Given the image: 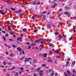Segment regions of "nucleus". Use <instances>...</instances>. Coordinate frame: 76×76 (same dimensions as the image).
<instances>
[{"label":"nucleus","instance_id":"nucleus-1","mask_svg":"<svg viewBox=\"0 0 76 76\" xmlns=\"http://www.w3.org/2000/svg\"><path fill=\"white\" fill-rule=\"evenodd\" d=\"M66 72L67 73V74L66 72L64 73V75L65 76H71L72 75V73H70V71L69 70H67L66 71Z\"/></svg>","mask_w":76,"mask_h":76},{"label":"nucleus","instance_id":"nucleus-2","mask_svg":"<svg viewBox=\"0 0 76 76\" xmlns=\"http://www.w3.org/2000/svg\"><path fill=\"white\" fill-rule=\"evenodd\" d=\"M42 41V39L40 38L38 40H36V41H35L34 42H35L36 43L39 42H40V41Z\"/></svg>","mask_w":76,"mask_h":76},{"label":"nucleus","instance_id":"nucleus-3","mask_svg":"<svg viewBox=\"0 0 76 76\" xmlns=\"http://www.w3.org/2000/svg\"><path fill=\"white\" fill-rule=\"evenodd\" d=\"M41 16H43L42 20V21H44V20H45V19L46 17H45V15H41Z\"/></svg>","mask_w":76,"mask_h":76},{"label":"nucleus","instance_id":"nucleus-4","mask_svg":"<svg viewBox=\"0 0 76 76\" xmlns=\"http://www.w3.org/2000/svg\"><path fill=\"white\" fill-rule=\"evenodd\" d=\"M5 12V10H0V13L1 14H3V15H4L5 14V12Z\"/></svg>","mask_w":76,"mask_h":76},{"label":"nucleus","instance_id":"nucleus-5","mask_svg":"<svg viewBox=\"0 0 76 76\" xmlns=\"http://www.w3.org/2000/svg\"><path fill=\"white\" fill-rule=\"evenodd\" d=\"M17 50L19 51H22V49H21V48L20 47H18L17 48Z\"/></svg>","mask_w":76,"mask_h":76},{"label":"nucleus","instance_id":"nucleus-6","mask_svg":"<svg viewBox=\"0 0 76 76\" xmlns=\"http://www.w3.org/2000/svg\"><path fill=\"white\" fill-rule=\"evenodd\" d=\"M56 5H57V4H55L54 5H52L51 7H52V8H54V7H56Z\"/></svg>","mask_w":76,"mask_h":76},{"label":"nucleus","instance_id":"nucleus-7","mask_svg":"<svg viewBox=\"0 0 76 76\" xmlns=\"http://www.w3.org/2000/svg\"><path fill=\"white\" fill-rule=\"evenodd\" d=\"M47 27L48 28L50 29V28H51V25L50 24H48L47 25Z\"/></svg>","mask_w":76,"mask_h":76},{"label":"nucleus","instance_id":"nucleus-8","mask_svg":"<svg viewBox=\"0 0 76 76\" xmlns=\"http://www.w3.org/2000/svg\"><path fill=\"white\" fill-rule=\"evenodd\" d=\"M75 61H74L72 63V67H73V66H74V65H75Z\"/></svg>","mask_w":76,"mask_h":76},{"label":"nucleus","instance_id":"nucleus-9","mask_svg":"<svg viewBox=\"0 0 76 76\" xmlns=\"http://www.w3.org/2000/svg\"><path fill=\"white\" fill-rule=\"evenodd\" d=\"M43 56L44 57H46L47 56V54L46 53H45L43 54Z\"/></svg>","mask_w":76,"mask_h":76},{"label":"nucleus","instance_id":"nucleus-10","mask_svg":"<svg viewBox=\"0 0 76 76\" xmlns=\"http://www.w3.org/2000/svg\"><path fill=\"white\" fill-rule=\"evenodd\" d=\"M23 68L22 67H21L20 68V71H21V72H23Z\"/></svg>","mask_w":76,"mask_h":76},{"label":"nucleus","instance_id":"nucleus-11","mask_svg":"<svg viewBox=\"0 0 76 76\" xmlns=\"http://www.w3.org/2000/svg\"><path fill=\"white\" fill-rule=\"evenodd\" d=\"M37 60H33V63H37Z\"/></svg>","mask_w":76,"mask_h":76},{"label":"nucleus","instance_id":"nucleus-12","mask_svg":"<svg viewBox=\"0 0 76 76\" xmlns=\"http://www.w3.org/2000/svg\"><path fill=\"white\" fill-rule=\"evenodd\" d=\"M66 35H63L62 36V38H66Z\"/></svg>","mask_w":76,"mask_h":76},{"label":"nucleus","instance_id":"nucleus-13","mask_svg":"<svg viewBox=\"0 0 76 76\" xmlns=\"http://www.w3.org/2000/svg\"><path fill=\"white\" fill-rule=\"evenodd\" d=\"M31 46H35L36 45V44L35 43H32L31 45Z\"/></svg>","mask_w":76,"mask_h":76},{"label":"nucleus","instance_id":"nucleus-14","mask_svg":"<svg viewBox=\"0 0 76 76\" xmlns=\"http://www.w3.org/2000/svg\"><path fill=\"white\" fill-rule=\"evenodd\" d=\"M42 67H46V66H47V65L43 64L42 65Z\"/></svg>","mask_w":76,"mask_h":76},{"label":"nucleus","instance_id":"nucleus-15","mask_svg":"<svg viewBox=\"0 0 76 76\" xmlns=\"http://www.w3.org/2000/svg\"><path fill=\"white\" fill-rule=\"evenodd\" d=\"M27 30V29L26 28H23V32H26Z\"/></svg>","mask_w":76,"mask_h":76},{"label":"nucleus","instance_id":"nucleus-16","mask_svg":"<svg viewBox=\"0 0 76 76\" xmlns=\"http://www.w3.org/2000/svg\"><path fill=\"white\" fill-rule=\"evenodd\" d=\"M47 13V12L44 11V12H42L40 13L41 14H45V13Z\"/></svg>","mask_w":76,"mask_h":76},{"label":"nucleus","instance_id":"nucleus-17","mask_svg":"<svg viewBox=\"0 0 76 76\" xmlns=\"http://www.w3.org/2000/svg\"><path fill=\"white\" fill-rule=\"evenodd\" d=\"M28 58H26L25 60H24V62H26V61H28L27 60Z\"/></svg>","mask_w":76,"mask_h":76},{"label":"nucleus","instance_id":"nucleus-18","mask_svg":"<svg viewBox=\"0 0 76 76\" xmlns=\"http://www.w3.org/2000/svg\"><path fill=\"white\" fill-rule=\"evenodd\" d=\"M31 3H32V2L28 3H24L23 4H31Z\"/></svg>","mask_w":76,"mask_h":76},{"label":"nucleus","instance_id":"nucleus-19","mask_svg":"<svg viewBox=\"0 0 76 76\" xmlns=\"http://www.w3.org/2000/svg\"><path fill=\"white\" fill-rule=\"evenodd\" d=\"M58 38L59 39H62V36H59L58 37Z\"/></svg>","mask_w":76,"mask_h":76},{"label":"nucleus","instance_id":"nucleus-20","mask_svg":"<svg viewBox=\"0 0 76 76\" xmlns=\"http://www.w3.org/2000/svg\"><path fill=\"white\" fill-rule=\"evenodd\" d=\"M36 4H41V2H36Z\"/></svg>","mask_w":76,"mask_h":76},{"label":"nucleus","instance_id":"nucleus-21","mask_svg":"<svg viewBox=\"0 0 76 76\" xmlns=\"http://www.w3.org/2000/svg\"><path fill=\"white\" fill-rule=\"evenodd\" d=\"M25 56H24L23 57H22L21 58H20V60H22L23 59H24V58H25Z\"/></svg>","mask_w":76,"mask_h":76},{"label":"nucleus","instance_id":"nucleus-22","mask_svg":"<svg viewBox=\"0 0 76 76\" xmlns=\"http://www.w3.org/2000/svg\"><path fill=\"white\" fill-rule=\"evenodd\" d=\"M65 8L66 9H70V7H65Z\"/></svg>","mask_w":76,"mask_h":76},{"label":"nucleus","instance_id":"nucleus-23","mask_svg":"<svg viewBox=\"0 0 76 76\" xmlns=\"http://www.w3.org/2000/svg\"><path fill=\"white\" fill-rule=\"evenodd\" d=\"M31 58H27V61H29V60H31Z\"/></svg>","mask_w":76,"mask_h":76},{"label":"nucleus","instance_id":"nucleus-24","mask_svg":"<svg viewBox=\"0 0 76 76\" xmlns=\"http://www.w3.org/2000/svg\"><path fill=\"white\" fill-rule=\"evenodd\" d=\"M40 43H42V44H44V43H45V42H44V41H41Z\"/></svg>","mask_w":76,"mask_h":76},{"label":"nucleus","instance_id":"nucleus-25","mask_svg":"<svg viewBox=\"0 0 76 76\" xmlns=\"http://www.w3.org/2000/svg\"><path fill=\"white\" fill-rule=\"evenodd\" d=\"M6 71H7V70H6V69H3V72H6Z\"/></svg>","mask_w":76,"mask_h":76},{"label":"nucleus","instance_id":"nucleus-26","mask_svg":"<svg viewBox=\"0 0 76 76\" xmlns=\"http://www.w3.org/2000/svg\"><path fill=\"white\" fill-rule=\"evenodd\" d=\"M69 62L68 61H67V63H66V66H68V64H69Z\"/></svg>","mask_w":76,"mask_h":76},{"label":"nucleus","instance_id":"nucleus-27","mask_svg":"<svg viewBox=\"0 0 76 76\" xmlns=\"http://www.w3.org/2000/svg\"><path fill=\"white\" fill-rule=\"evenodd\" d=\"M59 52V50H57L56 51V53L58 54Z\"/></svg>","mask_w":76,"mask_h":76},{"label":"nucleus","instance_id":"nucleus-28","mask_svg":"<svg viewBox=\"0 0 76 76\" xmlns=\"http://www.w3.org/2000/svg\"><path fill=\"white\" fill-rule=\"evenodd\" d=\"M58 34H59L58 32H55V35H58Z\"/></svg>","mask_w":76,"mask_h":76},{"label":"nucleus","instance_id":"nucleus-29","mask_svg":"<svg viewBox=\"0 0 76 76\" xmlns=\"http://www.w3.org/2000/svg\"><path fill=\"white\" fill-rule=\"evenodd\" d=\"M10 35H13V32L10 31Z\"/></svg>","mask_w":76,"mask_h":76},{"label":"nucleus","instance_id":"nucleus-30","mask_svg":"<svg viewBox=\"0 0 76 76\" xmlns=\"http://www.w3.org/2000/svg\"><path fill=\"white\" fill-rule=\"evenodd\" d=\"M49 53L50 54V55H51V54H53V52H52V51H50V52H49Z\"/></svg>","mask_w":76,"mask_h":76},{"label":"nucleus","instance_id":"nucleus-31","mask_svg":"<svg viewBox=\"0 0 76 76\" xmlns=\"http://www.w3.org/2000/svg\"><path fill=\"white\" fill-rule=\"evenodd\" d=\"M18 41H21V39H20V38H18Z\"/></svg>","mask_w":76,"mask_h":76},{"label":"nucleus","instance_id":"nucleus-32","mask_svg":"<svg viewBox=\"0 0 76 76\" xmlns=\"http://www.w3.org/2000/svg\"><path fill=\"white\" fill-rule=\"evenodd\" d=\"M46 41H47V42H50V39H46Z\"/></svg>","mask_w":76,"mask_h":76},{"label":"nucleus","instance_id":"nucleus-33","mask_svg":"<svg viewBox=\"0 0 76 76\" xmlns=\"http://www.w3.org/2000/svg\"><path fill=\"white\" fill-rule=\"evenodd\" d=\"M73 38L72 37H71L69 39V41H71L72 40V39Z\"/></svg>","mask_w":76,"mask_h":76},{"label":"nucleus","instance_id":"nucleus-34","mask_svg":"<svg viewBox=\"0 0 76 76\" xmlns=\"http://www.w3.org/2000/svg\"><path fill=\"white\" fill-rule=\"evenodd\" d=\"M12 47H13L14 48H16V46L15 45H12Z\"/></svg>","mask_w":76,"mask_h":76},{"label":"nucleus","instance_id":"nucleus-35","mask_svg":"<svg viewBox=\"0 0 76 76\" xmlns=\"http://www.w3.org/2000/svg\"><path fill=\"white\" fill-rule=\"evenodd\" d=\"M14 55L13 54H11L10 55V57H13Z\"/></svg>","mask_w":76,"mask_h":76},{"label":"nucleus","instance_id":"nucleus-36","mask_svg":"<svg viewBox=\"0 0 76 76\" xmlns=\"http://www.w3.org/2000/svg\"><path fill=\"white\" fill-rule=\"evenodd\" d=\"M5 36L6 37H8L9 36V34H5Z\"/></svg>","mask_w":76,"mask_h":76},{"label":"nucleus","instance_id":"nucleus-37","mask_svg":"<svg viewBox=\"0 0 76 76\" xmlns=\"http://www.w3.org/2000/svg\"><path fill=\"white\" fill-rule=\"evenodd\" d=\"M36 4V2L33 3L32 4V5H35Z\"/></svg>","mask_w":76,"mask_h":76},{"label":"nucleus","instance_id":"nucleus-38","mask_svg":"<svg viewBox=\"0 0 76 76\" xmlns=\"http://www.w3.org/2000/svg\"><path fill=\"white\" fill-rule=\"evenodd\" d=\"M48 62H51L52 61L51 60H48Z\"/></svg>","mask_w":76,"mask_h":76},{"label":"nucleus","instance_id":"nucleus-39","mask_svg":"<svg viewBox=\"0 0 76 76\" xmlns=\"http://www.w3.org/2000/svg\"><path fill=\"white\" fill-rule=\"evenodd\" d=\"M54 73L53 72L52 73H51V74H50V76H53V75H54Z\"/></svg>","mask_w":76,"mask_h":76},{"label":"nucleus","instance_id":"nucleus-40","mask_svg":"<svg viewBox=\"0 0 76 76\" xmlns=\"http://www.w3.org/2000/svg\"><path fill=\"white\" fill-rule=\"evenodd\" d=\"M40 68H39L37 69V71H39V70H40Z\"/></svg>","mask_w":76,"mask_h":76},{"label":"nucleus","instance_id":"nucleus-41","mask_svg":"<svg viewBox=\"0 0 76 76\" xmlns=\"http://www.w3.org/2000/svg\"><path fill=\"white\" fill-rule=\"evenodd\" d=\"M4 45L6 47H8V45H7V44L6 43H5Z\"/></svg>","mask_w":76,"mask_h":76},{"label":"nucleus","instance_id":"nucleus-42","mask_svg":"<svg viewBox=\"0 0 76 76\" xmlns=\"http://www.w3.org/2000/svg\"><path fill=\"white\" fill-rule=\"evenodd\" d=\"M31 48V46L30 45L28 46V49H30Z\"/></svg>","mask_w":76,"mask_h":76},{"label":"nucleus","instance_id":"nucleus-43","mask_svg":"<svg viewBox=\"0 0 76 76\" xmlns=\"http://www.w3.org/2000/svg\"><path fill=\"white\" fill-rule=\"evenodd\" d=\"M31 65H26V67H29V66H30Z\"/></svg>","mask_w":76,"mask_h":76},{"label":"nucleus","instance_id":"nucleus-44","mask_svg":"<svg viewBox=\"0 0 76 76\" xmlns=\"http://www.w3.org/2000/svg\"><path fill=\"white\" fill-rule=\"evenodd\" d=\"M3 64L4 65H6V63L5 62H4Z\"/></svg>","mask_w":76,"mask_h":76},{"label":"nucleus","instance_id":"nucleus-45","mask_svg":"<svg viewBox=\"0 0 76 76\" xmlns=\"http://www.w3.org/2000/svg\"><path fill=\"white\" fill-rule=\"evenodd\" d=\"M26 44L27 45H30V43H29V42H27L26 43Z\"/></svg>","mask_w":76,"mask_h":76},{"label":"nucleus","instance_id":"nucleus-46","mask_svg":"<svg viewBox=\"0 0 76 76\" xmlns=\"http://www.w3.org/2000/svg\"><path fill=\"white\" fill-rule=\"evenodd\" d=\"M64 14H65V15H66V14H68V12H64Z\"/></svg>","mask_w":76,"mask_h":76},{"label":"nucleus","instance_id":"nucleus-47","mask_svg":"<svg viewBox=\"0 0 76 76\" xmlns=\"http://www.w3.org/2000/svg\"><path fill=\"white\" fill-rule=\"evenodd\" d=\"M18 75V72H16V74H15V76H17Z\"/></svg>","mask_w":76,"mask_h":76},{"label":"nucleus","instance_id":"nucleus-48","mask_svg":"<svg viewBox=\"0 0 76 76\" xmlns=\"http://www.w3.org/2000/svg\"><path fill=\"white\" fill-rule=\"evenodd\" d=\"M39 73H43V72H42V70H41L39 71Z\"/></svg>","mask_w":76,"mask_h":76},{"label":"nucleus","instance_id":"nucleus-49","mask_svg":"<svg viewBox=\"0 0 76 76\" xmlns=\"http://www.w3.org/2000/svg\"><path fill=\"white\" fill-rule=\"evenodd\" d=\"M53 45V44L51 43L50 44L49 46H50V47H51L52 46V45Z\"/></svg>","mask_w":76,"mask_h":76},{"label":"nucleus","instance_id":"nucleus-50","mask_svg":"<svg viewBox=\"0 0 76 76\" xmlns=\"http://www.w3.org/2000/svg\"><path fill=\"white\" fill-rule=\"evenodd\" d=\"M34 32L35 33H36V32H37V30H34Z\"/></svg>","mask_w":76,"mask_h":76},{"label":"nucleus","instance_id":"nucleus-51","mask_svg":"<svg viewBox=\"0 0 76 76\" xmlns=\"http://www.w3.org/2000/svg\"><path fill=\"white\" fill-rule=\"evenodd\" d=\"M31 19H35V17H34L33 16L31 17Z\"/></svg>","mask_w":76,"mask_h":76},{"label":"nucleus","instance_id":"nucleus-52","mask_svg":"<svg viewBox=\"0 0 76 76\" xmlns=\"http://www.w3.org/2000/svg\"><path fill=\"white\" fill-rule=\"evenodd\" d=\"M15 69V67L14 66H13V67H12V68H11V69H12V70H13V69Z\"/></svg>","mask_w":76,"mask_h":76},{"label":"nucleus","instance_id":"nucleus-53","mask_svg":"<svg viewBox=\"0 0 76 76\" xmlns=\"http://www.w3.org/2000/svg\"><path fill=\"white\" fill-rule=\"evenodd\" d=\"M8 70L10 71V70H12L11 69H10V68H8Z\"/></svg>","mask_w":76,"mask_h":76},{"label":"nucleus","instance_id":"nucleus-54","mask_svg":"<svg viewBox=\"0 0 76 76\" xmlns=\"http://www.w3.org/2000/svg\"><path fill=\"white\" fill-rule=\"evenodd\" d=\"M39 75H40V76H42V75H43L42 74L39 73Z\"/></svg>","mask_w":76,"mask_h":76},{"label":"nucleus","instance_id":"nucleus-55","mask_svg":"<svg viewBox=\"0 0 76 76\" xmlns=\"http://www.w3.org/2000/svg\"><path fill=\"white\" fill-rule=\"evenodd\" d=\"M55 76H57V75H58V73H55Z\"/></svg>","mask_w":76,"mask_h":76},{"label":"nucleus","instance_id":"nucleus-56","mask_svg":"<svg viewBox=\"0 0 76 76\" xmlns=\"http://www.w3.org/2000/svg\"><path fill=\"white\" fill-rule=\"evenodd\" d=\"M11 9L12 10H15V9L14 8H11Z\"/></svg>","mask_w":76,"mask_h":76},{"label":"nucleus","instance_id":"nucleus-57","mask_svg":"<svg viewBox=\"0 0 76 76\" xmlns=\"http://www.w3.org/2000/svg\"><path fill=\"white\" fill-rule=\"evenodd\" d=\"M8 64H10V65H11L12 64V63L10 62Z\"/></svg>","mask_w":76,"mask_h":76},{"label":"nucleus","instance_id":"nucleus-58","mask_svg":"<svg viewBox=\"0 0 76 76\" xmlns=\"http://www.w3.org/2000/svg\"><path fill=\"white\" fill-rule=\"evenodd\" d=\"M13 37L14 38H15L16 37V35H15V34L13 35Z\"/></svg>","mask_w":76,"mask_h":76},{"label":"nucleus","instance_id":"nucleus-59","mask_svg":"<svg viewBox=\"0 0 76 76\" xmlns=\"http://www.w3.org/2000/svg\"><path fill=\"white\" fill-rule=\"evenodd\" d=\"M1 32H2V33H3H3H4V34H5V33H6V31H2Z\"/></svg>","mask_w":76,"mask_h":76},{"label":"nucleus","instance_id":"nucleus-60","mask_svg":"<svg viewBox=\"0 0 76 76\" xmlns=\"http://www.w3.org/2000/svg\"><path fill=\"white\" fill-rule=\"evenodd\" d=\"M8 29H9V30H10V31H12V28H8Z\"/></svg>","mask_w":76,"mask_h":76},{"label":"nucleus","instance_id":"nucleus-61","mask_svg":"<svg viewBox=\"0 0 76 76\" xmlns=\"http://www.w3.org/2000/svg\"><path fill=\"white\" fill-rule=\"evenodd\" d=\"M22 12V10H19L18 11V12Z\"/></svg>","mask_w":76,"mask_h":76},{"label":"nucleus","instance_id":"nucleus-62","mask_svg":"<svg viewBox=\"0 0 76 76\" xmlns=\"http://www.w3.org/2000/svg\"><path fill=\"white\" fill-rule=\"evenodd\" d=\"M34 76H37V74L35 73L34 74Z\"/></svg>","mask_w":76,"mask_h":76},{"label":"nucleus","instance_id":"nucleus-63","mask_svg":"<svg viewBox=\"0 0 76 76\" xmlns=\"http://www.w3.org/2000/svg\"><path fill=\"white\" fill-rule=\"evenodd\" d=\"M13 28H16V26H15V25H13Z\"/></svg>","mask_w":76,"mask_h":76},{"label":"nucleus","instance_id":"nucleus-64","mask_svg":"<svg viewBox=\"0 0 76 76\" xmlns=\"http://www.w3.org/2000/svg\"><path fill=\"white\" fill-rule=\"evenodd\" d=\"M72 76H76V75H72Z\"/></svg>","mask_w":76,"mask_h":76}]
</instances>
